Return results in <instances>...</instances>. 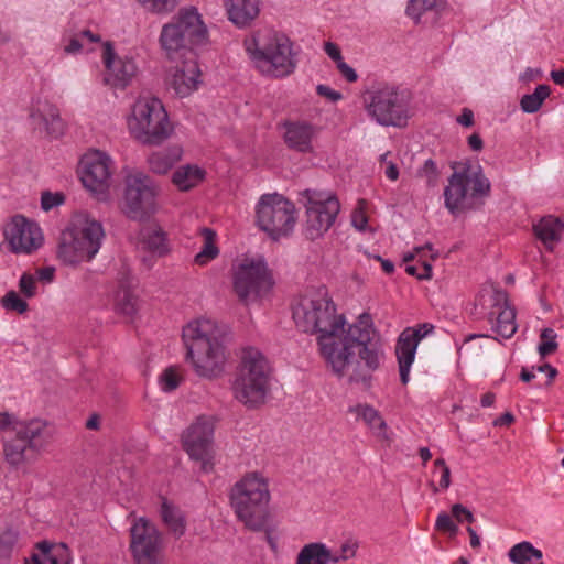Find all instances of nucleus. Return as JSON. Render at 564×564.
Here are the masks:
<instances>
[{
	"mask_svg": "<svg viewBox=\"0 0 564 564\" xmlns=\"http://www.w3.org/2000/svg\"><path fill=\"white\" fill-rule=\"evenodd\" d=\"M293 319L304 333H317L321 352L338 378L362 390L384 359L381 338L369 313L345 328V319L324 289L303 295L293 306Z\"/></svg>",
	"mask_w": 564,
	"mask_h": 564,
	"instance_id": "1",
	"label": "nucleus"
},
{
	"mask_svg": "<svg viewBox=\"0 0 564 564\" xmlns=\"http://www.w3.org/2000/svg\"><path fill=\"white\" fill-rule=\"evenodd\" d=\"M226 332L210 319H197L183 328V341L195 372L205 378H215L223 372L226 352Z\"/></svg>",
	"mask_w": 564,
	"mask_h": 564,
	"instance_id": "2",
	"label": "nucleus"
},
{
	"mask_svg": "<svg viewBox=\"0 0 564 564\" xmlns=\"http://www.w3.org/2000/svg\"><path fill=\"white\" fill-rule=\"evenodd\" d=\"M245 50L254 67L273 78L291 75L296 68L292 41L283 33L257 31L243 41Z\"/></svg>",
	"mask_w": 564,
	"mask_h": 564,
	"instance_id": "3",
	"label": "nucleus"
},
{
	"mask_svg": "<svg viewBox=\"0 0 564 564\" xmlns=\"http://www.w3.org/2000/svg\"><path fill=\"white\" fill-rule=\"evenodd\" d=\"M104 237L99 221L86 213H76L67 229L62 232L58 258L69 265L90 261L98 253Z\"/></svg>",
	"mask_w": 564,
	"mask_h": 564,
	"instance_id": "4",
	"label": "nucleus"
},
{
	"mask_svg": "<svg viewBox=\"0 0 564 564\" xmlns=\"http://www.w3.org/2000/svg\"><path fill=\"white\" fill-rule=\"evenodd\" d=\"M361 99L368 116L382 127H405L412 116L411 94L394 85H372Z\"/></svg>",
	"mask_w": 564,
	"mask_h": 564,
	"instance_id": "5",
	"label": "nucleus"
},
{
	"mask_svg": "<svg viewBox=\"0 0 564 564\" xmlns=\"http://www.w3.org/2000/svg\"><path fill=\"white\" fill-rule=\"evenodd\" d=\"M454 173L444 189L445 207L453 215L474 208V199L488 196L490 182L479 164L470 161L455 162Z\"/></svg>",
	"mask_w": 564,
	"mask_h": 564,
	"instance_id": "6",
	"label": "nucleus"
},
{
	"mask_svg": "<svg viewBox=\"0 0 564 564\" xmlns=\"http://www.w3.org/2000/svg\"><path fill=\"white\" fill-rule=\"evenodd\" d=\"M269 499L268 484L257 474L246 475L230 491V502L238 519L252 531L264 529Z\"/></svg>",
	"mask_w": 564,
	"mask_h": 564,
	"instance_id": "7",
	"label": "nucleus"
},
{
	"mask_svg": "<svg viewBox=\"0 0 564 564\" xmlns=\"http://www.w3.org/2000/svg\"><path fill=\"white\" fill-rule=\"evenodd\" d=\"M232 390L235 398L248 408L264 403L269 391V365L260 351H243Z\"/></svg>",
	"mask_w": 564,
	"mask_h": 564,
	"instance_id": "8",
	"label": "nucleus"
},
{
	"mask_svg": "<svg viewBox=\"0 0 564 564\" xmlns=\"http://www.w3.org/2000/svg\"><path fill=\"white\" fill-rule=\"evenodd\" d=\"M128 126L137 140L149 145L163 143L172 132L163 104L154 97H141L135 101Z\"/></svg>",
	"mask_w": 564,
	"mask_h": 564,
	"instance_id": "9",
	"label": "nucleus"
},
{
	"mask_svg": "<svg viewBox=\"0 0 564 564\" xmlns=\"http://www.w3.org/2000/svg\"><path fill=\"white\" fill-rule=\"evenodd\" d=\"M259 228L272 239L289 236L296 224L293 203L279 194L262 195L256 210Z\"/></svg>",
	"mask_w": 564,
	"mask_h": 564,
	"instance_id": "10",
	"label": "nucleus"
},
{
	"mask_svg": "<svg viewBox=\"0 0 564 564\" xmlns=\"http://www.w3.org/2000/svg\"><path fill=\"white\" fill-rule=\"evenodd\" d=\"M47 426L44 421L31 420L14 426V436L4 443L6 460L18 466L33 459L47 440Z\"/></svg>",
	"mask_w": 564,
	"mask_h": 564,
	"instance_id": "11",
	"label": "nucleus"
},
{
	"mask_svg": "<svg viewBox=\"0 0 564 564\" xmlns=\"http://www.w3.org/2000/svg\"><path fill=\"white\" fill-rule=\"evenodd\" d=\"M301 195L306 207L304 234L315 240L333 226L340 205L337 197L328 192L305 189Z\"/></svg>",
	"mask_w": 564,
	"mask_h": 564,
	"instance_id": "12",
	"label": "nucleus"
},
{
	"mask_svg": "<svg viewBox=\"0 0 564 564\" xmlns=\"http://www.w3.org/2000/svg\"><path fill=\"white\" fill-rule=\"evenodd\" d=\"M158 187L143 172L135 171L126 176L123 212L133 220H144L156 210Z\"/></svg>",
	"mask_w": 564,
	"mask_h": 564,
	"instance_id": "13",
	"label": "nucleus"
},
{
	"mask_svg": "<svg viewBox=\"0 0 564 564\" xmlns=\"http://www.w3.org/2000/svg\"><path fill=\"white\" fill-rule=\"evenodd\" d=\"M273 281L262 259H245L232 273L234 292L243 304L262 297L272 288Z\"/></svg>",
	"mask_w": 564,
	"mask_h": 564,
	"instance_id": "14",
	"label": "nucleus"
},
{
	"mask_svg": "<svg viewBox=\"0 0 564 564\" xmlns=\"http://www.w3.org/2000/svg\"><path fill=\"white\" fill-rule=\"evenodd\" d=\"M214 429L212 417L199 416L182 436L184 449L192 459L200 462L204 471L212 469Z\"/></svg>",
	"mask_w": 564,
	"mask_h": 564,
	"instance_id": "15",
	"label": "nucleus"
},
{
	"mask_svg": "<svg viewBox=\"0 0 564 564\" xmlns=\"http://www.w3.org/2000/svg\"><path fill=\"white\" fill-rule=\"evenodd\" d=\"M130 534V550L137 564H158L161 535L154 524L140 518L134 521Z\"/></svg>",
	"mask_w": 564,
	"mask_h": 564,
	"instance_id": "16",
	"label": "nucleus"
},
{
	"mask_svg": "<svg viewBox=\"0 0 564 564\" xmlns=\"http://www.w3.org/2000/svg\"><path fill=\"white\" fill-rule=\"evenodd\" d=\"M4 237L14 253L30 254L42 246L40 227L24 216L17 215L6 226Z\"/></svg>",
	"mask_w": 564,
	"mask_h": 564,
	"instance_id": "17",
	"label": "nucleus"
},
{
	"mask_svg": "<svg viewBox=\"0 0 564 564\" xmlns=\"http://www.w3.org/2000/svg\"><path fill=\"white\" fill-rule=\"evenodd\" d=\"M434 325L419 324L416 327L405 328L399 336L395 345V355L399 364L400 380L406 384L410 380V368L414 361L419 343L433 333Z\"/></svg>",
	"mask_w": 564,
	"mask_h": 564,
	"instance_id": "18",
	"label": "nucleus"
},
{
	"mask_svg": "<svg viewBox=\"0 0 564 564\" xmlns=\"http://www.w3.org/2000/svg\"><path fill=\"white\" fill-rule=\"evenodd\" d=\"M105 73L102 83L112 89H124L137 76L138 67L132 58L118 57L110 42L105 43L102 52Z\"/></svg>",
	"mask_w": 564,
	"mask_h": 564,
	"instance_id": "19",
	"label": "nucleus"
},
{
	"mask_svg": "<svg viewBox=\"0 0 564 564\" xmlns=\"http://www.w3.org/2000/svg\"><path fill=\"white\" fill-rule=\"evenodd\" d=\"M82 181L86 188L97 194H105L110 186L112 161L104 152L95 151L82 161Z\"/></svg>",
	"mask_w": 564,
	"mask_h": 564,
	"instance_id": "20",
	"label": "nucleus"
},
{
	"mask_svg": "<svg viewBox=\"0 0 564 564\" xmlns=\"http://www.w3.org/2000/svg\"><path fill=\"white\" fill-rule=\"evenodd\" d=\"M280 128L283 131V141L290 150L301 153L313 151V141L318 134L316 126L305 120L289 119L283 121Z\"/></svg>",
	"mask_w": 564,
	"mask_h": 564,
	"instance_id": "21",
	"label": "nucleus"
},
{
	"mask_svg": "<svg viewBox=\"0 0 564 564\" xmlns=\"http://www.w3.org/2000/svg\"><path fill=\"white\" fill-rule=\"evenodd\" d=\"M489 322L492 330L505 339L512 337L517 330L516 311L510 307L508 294L503 290L494 289L492 291Z\"/></svg>",
	"mask_w": 564,
	"mask_h": 564,
	"instance_id": "22",
	"label": "nucleus"
},
{
	"mask_svg": "<svg viewBox=\"0 0 564 564\" xmlns=\"http://www.w3.org/2000/svg\"><path fill=\"white\" fill-rule=\"evenodd\" d=\"M184 34L185 40L192 46H200L208 43V30L202 15L195 7L182 8L170 21Z\"/></svg>",
	"mask_w": 564,
	"mask_h": 564,
	"instance_id": "23",
	"label": "nucleus"
},
{
	"mask_svg": "<svg viewBox=\"0 0 564 564\" xmlns=\"http://www.w3.org/2000/svg\"><path fill=\"white\" fill-rule=\"evenodd\" d=\"M160 45L165 56L171 61L196 58L194 46L174 24H164L160 34Z\"/></svg>",
	"mask_w": 564,
	"mask_h": 564,
	"instance_id": "24",
	"label": "nucleus"
},
{
	"mask_svg": "<svg viewBox=\"0 0 564 564\" xmlns=\"http://www.w3.org/2000/svg\"><path fill=\"white\" fill-rule=\"evenodd\" d=\"M181 62L182 64L175 66L167 79V85L176 96L186 97L197 88L200 72L196 58L181 59Z\"/></svg>",
	"mask_w": 564,
	"mask_h": 564,
	"instance_id": "25",
	"label": "nucleus"
},
{
	"mask_svg": "<svg viewBox=\"0 0 564 564\" xmlns=\"http://www.w3.org/2000/svg\"><path fill=\"white\" fill-rule=\"evenodd\" d=\"M260 0H224L228 20L242 29L249 26L260 13Z\"/></svg>",
	"mask_w": 564,
	"mask_h": 564,
	"instance_id": "26",
	"label": "nucleus"
},
{
	"mask_svg": "<svg viewBox=\"0 0 564 564\" xmlns=\"http://www.w3.org/2000/svg\"><path fill=\"white\" fill-rule=\"evenodd\" d=\"M445 9L444 0H411L406 14L416 24H435Z\"/></svg>",
	"mask_w": 564,
	"mask_h": 564,
	"instance_id": "27",
	"label": "nucleus"
},
{
	"mask_svg": "<svg viewBox=\"0 0 564 564\" xmlns=\"http://www.w3.org/2000/svg\"><path fill=\"white\" fill-rule=\"evenodd\" d=\"M30 117L34 122L39 121L52 138H58L64 133L65 124L59 116L58 109L45 102L42 107L33 108Z\"/></svg>",
	"mask_w": 564,
	"mask_h": 564,
	"instance_id": "28",
	"label": "nucleus"
},
{
	"mask_svg": "<svg viewBox=\"0 0 564 564\" xmlns=\"http://www.w3.org/2000/svg\"><path fill=\"white\" fill-rule=\"evenodd\" d=\"M535 236L551 249L555 242L560 240L564 229V223L552 215L542 217L538 224L533 226Z\"/></svg>",
	"mask_w": 564,
	"mask_h": 564,
	"instance_id": "29",
	"label": "nucleus"
},
{
	"mask_svg": "<svg viewBox=\"0 0 564 564\" xmlns=\"http://www.w3.org/2000/svg\"><path fill=\"white\" fill-rule=\"evenodd\" d=\"M41 554L33 555L32 560L34 564H70L72 558L69 550L66 544L61 543L58 545H51L47 542H40L37 544Z\"/></svg>",
	"mask_w": 564,
	"mask_h": 564,
	"instance_id": "30",
	"label": "nucleus"
},
{
	"mask_svg": "<svg viewBox=\"0 0 564 564\" xmlns=\"http://www.w3.org/2000/svg\"><path fill=\"white\" fill-rule=\"evenodd\" d=\"M205 176V171L196 165H184L174 173L172 181L180 191H189L198 185Z\"/></svg>",
	"mask_w": 564,
	"mask_h": 564,
	"instance_id": "31",
	"label": "nucleus"
},
{
	"mask_svg": "<svg viewBox=\"0 0 564 564\" xmlns=\"http://www.w3.org/2000/svg\"><path fill=\"white\" fill-rule=\"evenodd\" d=\"M508 556L514 564H544L542 552L527 541L513 545L509 550Z\"/></svg>",
	"mask_w": 564,
	"mask_h": 564,
	"instance_id": "32",
	"label": "nucleus"
},
{
	"mask_svg": "<svg viewBox=\"0 0 564 564\" xmlns=\"http://www.w3.org/2000/svg\"><path fill=\"white\" fill-rule=\"evenodd\" d=\"M140 243L143 249L156 257L167 253L164 232L160 228H144L140 232Z\"/></svg>",
	"mask_w": 564,
	"mask_h": 564,
	"instance_id": "33",
	"label": "nucleus"
},
{
	"mask_svg": "<svg viewBox=\"0 0 564 564\" xmlns=\"http://www.w3.org/2000/svg\"><path fill=\"white\" fill-rule=\"evenodd\" d=\"M328 547L321 542L305 544L296 556V564H326Z\"/></svg>",
	"mask_w": 564,
	"mask_h": 564,
	"instance_id": "34",
	"label": "nucleus"
},
{
	"mask_svg": "<svg viewBox=\"0 0 564 564\" xmlns=\"http://www.w3.org/2000/svg\"><path fill=\"white\" fill-rule=\"evenodd\" d=\"M180 160V153L175 151H159L152 153L149 159V167L155 174L167 173Z\"/></svg>",
	"mask_w": 564,
	"mask_h": 564,
	"instance_id": "35",
	"label": "nucleus"
},
{
	"mask_svg": "<svg viewBox=\"0 0 564 564\" xmlns=\"http://www.w3.org/2000/svg\"><path fill=\"white\" fill-rule=\"evenodd\" d=\"M161 516L164 523L174 533L175 536H182L185 532V522L181 511L166 501L162 503Z\"/></svg>",
	"mask_w": 564,
	"mask_h": 564,
	"instance_id": "36",
	"label": "nucleus"
},
{
	"mask_svg": "<svg viewBox=\"0 0 564 564\" xmlns=\"http://www.w3.org/2000/svg\"><path fill=\"white\" fill-rule=\"evenodd\" d=\"M357 415L360 416L378 436L387 438L386 422L380 416L379 412L370 405H358L356 408Z\"/></svg>",
	"mask_w": 564,
	"mask_h": 564,
	"instance_id": "37",
	"label": "nucleus"
},
{
	"mask_svg": "<svg viewBox=\"0 0 564 564\" xmlns=\"http://www.w3.org/2000/svg\"><path fill=\"white\" fill-rule=\"evenodd\" d=\"M550 91L551 89L547 85H539L532 94L524 95L521 98V109L527 113L536 112L541 108L542 102L549 97Z\"/></svg>",
	"mask_w": 564,
	"mask_h": 564,
	"instance_id": "38",
	"label": "nucleus"
},
{
	"mask_svg": "<svg viewBox=\"0 0 564 564\" xmlns=\"http://www.w3.org/2000/svg\"><path fill=\"white\" fill-rule=\"evenodd\" d=\"M116 311L127 317H133L138 312V297L132 290H118L116 295Z\"/></svg>",
	"mask_w": 564,
	"mask_h": 564,
	"instance_id": "39",
	"label": "nucleus"
},
{
	"mask_svg": "<svg viewBox=\"0 0 564 564\" xmlns=\"http://www.w3.org/2000/svg\"><path fill=\"white\" fill-rule=\"evenodd\" d=\"M202 236L204 238V247L200 252L195 256V262L199 265L206 264L218 254V248L214 242L215 232L209 228H203Z\"/></svg>",
	"mask_w": 564,
	"mask_h": 564,
	"instance_id": "40",
	"label": "nucleus"
},
{
	"mask_svg": "<svg viewBox=\"0 0 564 564\" xmlns=\"http://www.w3.org/2000/svg\"><path fill=\"white\" fill-rule=\"evenodd\" d=\"M557 335L552 328H544L540 335V344L538 347L539 354L541 358H545L546 356L556 351L558 344L556 341Z\"/></svg>",
	"mask_w": 564,
	"mask_h": 564,
	"instance_id": "41",
	"label": "nucleus"
},
{
	"mask_svg": "<svg viewBox=\"0 0 564 564\" xmlns=\"http://www.w3.org/2000/svg\"><path fill=\"white\" fill-rule=\"evenodd\" d=\"M140 4L150 12L153 13H170L172 12L176 6L177 0H138Z\"/></svg>",
	"mask_w": 564,
	"mask_h": 564,
	"instance_id": "42",
	"label": "nucleus"
},
{
	"mask_svg": "<svg viewBox=\"0 0 564 564\" xmlns=\"http://www.w3.org/2000/svg\"><path fill=\"white\" fill-rule=\"evenodd\" d=\"M1 304L6 310L23 314L28 311V303L20 297L15 291H9L1 300Z\"/></svg>",
	"mask_w": 564,
	"mask_h": 564,
	"instance_id": "43",
	"label": "nucleus"
},
{
	"mask_svg": "<svg viewBox=\"0 0 564 564\" xmlns=\"http://www.w3.org/2000/svg\"><path fill=\"white\" fill-rule=\"evenodd\" d=\"M18 538L19 533L11 528H6L0 531V557H6L10 554L18 541Z\"/></svg>",
	"mask_w": 564,
	"mask_h": 564,
	"instance_id": "44",
	"label": "nucleus"
},
{
	"mask_svg": "<svg viewBox=\"0 0 564 564\" xmlns=\"http://www.w3.org/2000/svg\"><path fill=\"white\" fill-rule=\"evenodd\" d=\"M19 290L25 297H34L37 293L36 278L31 273L24 272L19 281Z\"/></svg>",
	"mask_w": 564,
	"mask_h": 564,
	"instance_id": "45",
	"label": "nucleus"
},
{
	"mask_svg": "<svg viewBox=\"0 0 564 564\" xmlns=\"http://www.w3.org/2000/svg\"><path fill=\"white\" fill-rule=\"evenodd\" d=\"M435 529L437 531L448 533L451 536H455L458 533V527L453 521L452 517L446 512H441L435 522Z\"/></svg>",
	"mask_w": 564,
	"mask_h": 564,
	"instance_id": "46",
	"label": "nucleus"
},
{
	"mask_svg": "<svg viewBox=\"0 0 564 564\" xmlns=\"http://www.w3.org/2000/svg\"><path fill=\"white\" fill-rule=\"evenodd\" d=\"M65 202V195L61 192L52 193L45 191L41 195V207L43 210L48 212L54 207H57Z\"/></svg>",
	"mask_w": 564,
	"mask_h": 564,
	"instance_id": "47",
	"label": "nucleus"
},
{
	"mask_svg": "<svg viewBox=\"0 0 564 564\" xmlns=\"http://www.w3.org/2000/svg\"><path fill=\"white\" fill-rule=\"evenodd\" d=\"M417 175L425 178L429 186H435L438 176L436 163L431 159L426 160L423 166L419 170Z\"/></svg>",
	"mask_w": 564,
	"mask_h": 564,
	"instance_id": "48",
	"label": "nucleus"
},
{
	"mask_svg": "<svg viewBox=\"0 0 564 564\" xmlns=\"http://www.w3.org/2000/svg\"><path fill=\"white\" fill-rule=\"evenodd\" d=\"M180 381L181 377L176 372V369L173 367L165 369L161 376L162 389L164 391L175 390L178 387Z\"/></svg>",
	"mask_w": 564,
	"mask_h": 564,
	"instance_id": "49",
	"label": "nucleus"
},
{
	"mask_svg": "<svg viewBox=\"0 0 564 564\" xmlns=\"http://www.w3.org/2000/svg\"><path fill=\"white\" fill-rule=\"evenodd\" d=\"M434 467L436 473L440 470L441 477H440V488L443 490H446L451 486V469L447 466L444 458H436L434 460Z\"/></svg>",
	"mask_w": 564,
	"mask_h": 564,
	"instance_id": "50",
	"label": "nucleus"
},
{
	"mask_svg": "<svg viewBox=\"0 0 564 564\" xmlns=\"http://www.w3.org/2000/svg\"><path fill=\"white\" fill-rule=\"evenodd\" d=\"M451 511H452L453 518L459 523H462L464 521H466L468 523L475 522V517H474L473 512L469 509H467L465 506H463L462 503H454L451 508Z\"/></svg>",
	"mask_w": 564,
	"mask_h": 564,
	"instance_id": "51",
	"label": "nucleus"
},
{
	"mask_svg": "<svg viewBox=\"0 0 564 564\" xmlns=\"http://www.w3.org/2000/svg\"><path fill=\"white\" fill-rule=\"evenodd\" d=\"M405 271L408 274L414 275L420 280L431 279L432 276V265L429 262H423L422 272H419V269L415 265H408Z\"/></svg>",
	"mask_w": 564,
	"mask_h": 564,
	"instance_id": "52",
	"label": "nucleus"
},
{
	"mask_svg": "<svg viewBox=\"0 0 564 564\" xmlns=\"http://www.w3.org/2000/svg\"><path fill=\"white\" fill-rule=\"evenodd\" d=\"M351 224L359 231H364L368 224V218L361 208H356L351 215Z\"/></svg>",
	"mask_w": 564,
	"mask_h": 564,
	"instance_id": "53",
	"label": "nucleus"
},
{
	"mask_svg": "<svg viewBox=\"0 0 564 564\" xmlns=\"http://www.w3.org/2000/svg\"><path fill=\"white\" fill-rule=\"evenodd\" d=\"M337 68L339 70V73L349 83H355L358 79V75H357L356 70L352 67H350L347 63H345L344 59L337 64Z\"/></svg>",
	"mask_w": 564,
	"mask_h": 564,
	"instance_id": "54",
	"label": "nucleus"
},
{
	"mask_svg": "<svg viewBox=\"0 0 564 564\" xmlns=\"http://www.w3.org/2000/svg\"><path fill=\"white\" fill-rule=\"evenodd\" d=\"M119 290L129 289L133 286V278L127 268H123L118 274Z\"/></svg>",
	"mask_w": 564,
	"mask_h": 564,
	"instance_id": "55",
	"label": "nucleus"
},
{
	"mask_svg": "<svg viewBox=\"0 0 564 564\" xmlns=\"http://www.w3.org/2000/svg\"><path fill=\"white\" fill-rule=\"evenodd\" d=\"M316 91L319 96L326 97L332 101H338L343 97L340 93L333 90L326 85H318Z\"/></svg>",
	"mask_w": 564,
	"mask_h": 564,
	"instance_id": "56",
	"label": "nucleus"
},
{
	"mask_svg": "<svg viewBox=\"0 0 564 564\" xmlns=\"http://www.w3.org/2000/svg\"><path fill=\"white\" fill-rule=\"evenodd\" d=\"M324 48L326 54L336 63V65L343 61L340 50L336 44L327 42Z\"/></svg>",
	"mask_w": 564,
	"mask_h": 564,
	"instance_id": "57",
	"label": "nucleus"
},
{
	"mask_svg": "<svg viewBox=\"0 0 564 564\" xmlns=\"http://www.w3.org/2000/svg\"><path fill=\"white\" fill-rule=\"evenodd\" d=\"M457 122L464 127H471L474 124V112L469 108H464L460 116L457 117Z\"/></svg>",
	"mask_w": 564,
	"mask_h": 564,
	"instance_id": "58",
	"label": "nucleus"
},
{
	"mask_svg": "<svg viewBox=\"0 0 564 564\" xmlns=\"http://www.w3.org/2000/svg\"><path fill=\"white\" fill-rule=\"evenodd\" d=\"M55 269L52 267H44L36 270L39 280L44 282H52L54 279Z\"/></svg>",
	"mask_w": 564,
	"mask_h": 564,
	"instance_id": "59",
	"label": "nucleus"
},
{
	"mask_svg": "<svg viewBox=\"0 0 564 564\" xmlns=\"http://www.w3.org/2000/svg\"><path fill=\"white\" fill-rule=\"evenodd\" d=\"M83 48V40L76 35L70 39L69 43L65 46V52L69 54L78 53Z\"/></svg>",
	"mask_w": 564,
	"mask_h": 564,
	"instance_id": "60",
	"label": "nucleus"
},
{
	"mask_svg": "<svg viewBox=\"0 0 564 564\" xmlns=\"http://www.w3.org/2000/svg\"><path fill=\"white\" fill-rule=\"evenodd\" d=\"M468 145L474 151H480L484 148L482 139L478 133H473L467 139Z\"/></svg>",
	"mask_w": 564,
	"mask_h": 564,
	"instance_id": "61",
	"label": "nucleus"
},
{
	"mask_svg": "<svg viewBox=\"0 0 564 564\" xmlns=\"http://www.w3.org/2000/svg\"><path fill=\"white\" fill-rule=\"evenodd\" d=\"M356 554V546L355 545H351L349 543H345L341 545L340 547V555H341V558H345L348 560L350 557H354Z\"/></svg>",
	"mask_w": 564,
	"mask_h": 564,
	"instance_id": "62",
	"label": "nucleus"
},
{
	"mask_svg": "<svg viewBox=\"0 0 564 564\" xmlns=\"http://www.w3.org/2000/svg\"><path fill=\"white\" fill-rule=\"evenodd\" d=\"M514 422V416L512 413L510 412H506L503 413L500 417H498L494 424L496 426H502V425H510L511 423Z\"/></svg>",
	"mask_w": 564,
	"mask_h": 564,
	"instance_id": "63",
	"label": "nucleus"
},
{
	"mask_svg": "<svg viewBox=\"0 0 564 564\" xmlns=\"http://www.w3.org/2000/svg\"><path fill=\"white\" fill-rule=\"evenodd\" d=\"M551 78L555 84L564 86V69L552 70Z\"/></svg>",
	"mask_w": 564,
	"mask_h": 564,
	"instance_id": "64",
	"label": "nucleus"
}]
</instances>
